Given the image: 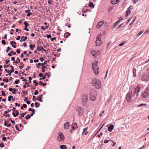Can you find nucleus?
I'll list each match as a JSON object with an SVG mask.
<instances>
[{
	"mask_svg": "<svg viewBox=\"0 0 149 149\" xmlns=\"http://www.w3.org/2000/svg\"><path fill=\"white\" fill-rule=\"evenodd\" d=\"M110 141H112V140H106L104 141V143H107Z\"/></svg>",
	"mask_w": 149,
	"mask_h": 149,
	"instance_id": "c03bdc74",
	"label": "nucleus"
},
{
	"mask_svg": "<svg viewBox=\"0 0 149 149\" xmlns=\"http://www.w3.org/2000/svg\"><path fill=\"white\" fill-rule=\"evenodd\" d=\"M29 81L30 83H31V80H32V78L31 77H29Z\"/></svg>",
	"mask_w": 149,
	"mask_h": 149,
	"instance_id": "0e129e2a",
	"label": "nucleus"
},
{
	"mask_svg": "<svg viewBox=\"0 0 149 149\" xmlns=\"http://www.w3.org/2000/svg\"><path fill=\"white\" fill-rule=\"evenodd\" d=\"M88 98L87 95L86 94H84L82 96V104L84 105L86 104V103L87 100Z\"/></svg>",
	"mask_w": 149,
	"mask_h": 149,
	"instance_id": "423d86ee",
	"label": "nucleus"
},
{
	"mask_svg": "<svg viewBox=\"0 0 149 149\" xmlns=\"http://www.w3.org/2000/svg\"><path fill=\"white\" fill-rule=\"evenodd\" d=\"M69 126V123L68 122H66V123L64 124V128L65 129H67L68 128V127Z\"/></svg>",
	"mask_w": 149,
	"mask_h": 149,
	"instance_id": "dca6fc26",
	"label": "nucleus"
},
{
	"mask_svg": "<svg viewBox=\"0 0 149 149\" xmlns=\"http://www.w3.org/2000/svg\"><path fill=\"white\" fill-rule=\"evenodd\" d=\"M114 127L113 125H111L108 127V130L110 132H111Z\"/></svg>",
	"mask_w": 149,
	"mask_h": 149,
	"instance_id": "4468645a",
	"label": "nucleus"
},
{
	"mask_svg": "<svg viewBox=\"0 0 149 149\" xmlns=\"http://www.w3.org/2000/svg\"><path fill=\"white\" fill-rule=\"evenodd\" d=\"M17 59L18 60V61H13V63H20V65H24L23 64V63L22 62H20V59H19V58L18 57H17Z\"/></svg>",
	"mask_w": 149,
	"mask_h": 149,
	"instance_id": "2eb2a0df",
	"label": "nucleus"
},
{
	"mask_svg": "<svg viewBox=\"0 0 149 149\" xmlns=\"http://www.w3.org/2000/svg\"><path fill=\"white\" fill-rule=\"evenodd\" d=\"M36 97L34 96V95H33V101H36V99H35L36 98Z\"/></svg>",
	"mask_w": 149,
	"mask_h": 149,
	"instance_id": "13d9d810",
	"label": "nucleus"
},
{
	"mask_svg": "<svg viewBox=\"0 0 149 149\" xmlns=\"http://www.w3.org/2000/svg\"><path fill=\"white\" fill-rule=\"evenodd\" d=\"M143 31H142L140 32L137 34V36H140L143 33Z\"/></svg>",
	"mask_w": 149,
	"mask_h": 149,
	"instance_id": "ea45409f",
	"label": "nucleus"
},
{
	"mask_svg": "<svg viewBox=\"0 0 149 149\" xmlns=\"http://www.w3.org/2000/svg\"><path fill=\"white\" fill-rule=\"evenodd\" d=\"M141 87L138 86L135 88L133 93H132V97L135 98H137L139 95V93L140 91Z\"/></svg>",
	"mask_w": 149,
	"mask_h": 149,
	"instance_id": "f03ea898",
	"label": "nucleus"
},
{
	"mask_svg": "<svg viewBox=\"0 0 149 149\" xmlns=\"http://www.w3.org/2000/svg\"><path fill=\"white\" fill-rule=\"evenodd\" d=\"M97 66V61H96L95 62H94L92 64V68H95V66Z\"/></svg>",
	"mask_w": 149,
	"mask_h": 149,
	"instance_id": "4be33fe9",
	"label": "nucleus"
},
{
	"mask_svg": "<svg viewBox=\"0 0 149 149\" xmlns=\"http://www.w3.org/2000/svg\"><path fill=\"white\" fill-rule=\"evenodd\" d=\"M38 93V92L37 90L35 91V92L34 93V94L35 95H37Z\"/></svg>",
	"mask_w": 149,
	"mask_h": 149,
	"instance_id": "5fc2aeb1",
	"label": "nucleus"
},
{
	"mask_svg": "<svg viewBox=\"0 0 149 149\" xmlns=\"http://www.w3.org/2000/svg\"><path fill=\"white\" fill-rule=\"evenodd\" d=\"M92 68L93 69V71L95 74H97L98 73V69H99V67L95 66V68Z\"/></svg>",
	"mask_w": 149,
	"mask_h": 149,
	"instance_id": "1a4fd4ad",
	"label": "nucleus"
},
{
	"mask_svg": "<svg viewBox=\"0 0 149 149\" xmlns=\"http://www.w3.org/2000/svg\"><path fill=\"white\" fill-rule=\"evenodd\" d=\"M1 93H2V95L4 96H6V94L3 91H1Z\"/></svg>",
	"mask_w": 149,
	"mask_h": 149,
	"instance_id": "37998d69",
	"label": "nucleus"
},
{
	"mask_svg": "<svg viewBox=\"0 0 149 149\" xmlns=\"http://www.w3.org/2000/svg\"><path fill=\"white\" fill-rule=\"evenodd\" d=\"M92 82V85L97 89H99L101 87V81L96 78L93 79Z\"/></svg>",
	"mask_w": 149,
	"mask_h": 149,
	"instance_id": "f257e3e1",
	"label": "nucleus"
},
{
	"mask_svg": "<svg viewBox=\"0 0 149 149\" xmlns=\"http://www.w3.org/2000/svg\"><path fill=\"white\" fill-rule=\"evenodd\" d=\"M24 23L25 25V27H27V26L29 25V24L26 21L24 22Z\"/></svg>",
	"mask_w": 149,
	"mask_h": 149,
	"instance_id": "7c9ffc66",
	"label": "nucleus"
},
{
	"mask_svg": "<svg viewBox=\"0 0 149 149\" xmlns=\"http://www.w3.org/2000/svg\"><path fill=\"white\" fill-rule=\"evenodd\" d=\"M141 80L144 81H147L149 80V76L146 75H143L141 77Z\"/></svg>",
	"mask_w": 149,
	"mask_h": 149,
	"instance_id": "6e6552de",
	"label": "nucleus"
},
{
	"mask_svg": "<svg viewBox=\"0 0 149 149\" xmlns=\"http://www.w3.org/2000/svg\"><path fill=\"white\" fill-rule=\"evenodd\" d=\"M37 49L38 51H42V50L41 49L40 47V46H38V47H37Z\"/></svg>",
	"mask_w": 149,
	"mask_h": 149,
	"instance_id": "603ef678",
	"label": "nucleus"
},
{
	"mask_svg": "<svg viewBox=\"0 0 149 149\" xmlns=\"http://www.w3.org/2000/svg\"><path fill=\"white\" fill-rule=\"evenodd\" d=\"M101 36V34L97 36V40H101V39H100V37Z\"/></svg>",
	"mask_w": 149,
	"mask_h": 149,
	"instance_id": "e433bc0d",
	"label": "nucleus"
},
{
	"mask_svg": "<svg viewBox=\"0 0 149 149\" xmlns=\"http://www.w3.org/2000/svg\"><path fill=\"white\" fill-rule=\"evenodd\" d=\"M47 63V61H45L44 62V63H41V65L42 66H45L44 65H46Z\"/></svg>",
	"mask_w": 149,
	"mask_h": 149,
	"instance_id": "4c0bfd02",
	"label": "nucleus"
},
{
	"mask_svg": "<svg viewBox=\"0 0 149 149\" xmlns=\"http://www.w3.org/2000/svg\"><path fill=\"white\" fill-rule=\"evenodd\" d=\"M39 59L41 62L43 61L44 60L43 58L42 57L40 58Z\"/></svg>",
	"mask_w": 149,
	"mask_h": 149,
	"instance_id": "774afa93",
	"label": "nucleus"
},
{
	"mask_svg": "<svg viewBox=\"0 0 149 149\" xmlns=\"http://www.w3.org/2000/svg\"><path fill=\"white\" fill-rule=\"evenodd\" d=\"M39 84L40 85H42L43 86H46V85L47 84V83H43L41 81H40L39 82Z\"/></svg>",
	"mask_w": 149,
	"mask_h": 149,
	"instance_id": "393cba45",
	"label": "nucleus"
},
{
	"mask_svg": "<svg viewBox=\"0 0 149 149\" xmlns=\"http://www.w3.org/2000/svg\"><path fill=\"white\" fill-rule=\"evenodd\" d=\"M2 140L3 141H5L6 140V138L5 137H4L2 138Z\"/></svg>",
	"mask_w": 149,
	"mask_h": 149,
	"instance_id": "bf43d9fd",
	"label": "nucleus"
},
{
	"mask_svg": "<svg viewBox=\"0 0 149 149\" xmlns=\"http://www.w3.org/2000/svg\"><path fill=\"white\" fill-rule=\"evenodd\" d=\"M4 145L3 143H0V147L1 148H3L4 146Z\"/></svg>",
	"mask_w": 149,
	"mask_h": 149,
	"instance_id": "de8ad7c7",
	"label": "nucleus"
},
{
	"mask_svg": "<svg viewBox=\"0 0 149 149\" xmlns=\"http://www.w3.org/2000/svg\"><path fill=\"white\" fill-rule=\"evenodd\" d=\"M96 46H100L102 44V42L101 40H97L95 42Z\"/></svg>",
	"mask_w": 149,
	"mask_h": 149,
	"instance_id": "f8f14e48",
	"label": "nucleus"
},
{
	"mask_svg": "<svg viewBox=\"0 0 149 149\" xmlns=\"http://www.w3.org/2000/svg\"><path fill=\"white\" fill-rule=\"evenodd\" d=\"M41 29L43 31H45V26H41Z\"/></svg>",
	"mask_w": 149,
	"mask_h": 149,
	"instance_id": "09e8293b",
	"label": "nucleus"
},
{
	"mask_svg": "<svg viewBox=\"0 0 149 149\" xmlns=\"http://www.w3.org/2000/svg\"><path fill=\"white\" fill-rule=\"evenodd\" d=\"M142 106H144V107H146V104H141L139 105H138L137 107H142Z\"/></svg>",
	"mask_w": 149,
	"mask_h": 149,
	"instance_id": "cd10ccee",
	"label": "nucleus"
},
{
	"mask_svg": "<svg viewBox=\"0 0 149 149\" xmlns=\"http://www.w3.org/2000/svg\"><path fill=\"white\" fill-rule=\"evenodd\" d=\"M46 37L47 38H49L51 37V36L50 35H47L46 36Z\"/></svg>",
	"mask_w": 149,
	"mask_h": 149,
	"instance_id": "69168bd1",
	"label": "nucleus"
},
{
	"mask_svg": "<svg viewBox=\"0 0 149 149\" xmlns=\"http://www.w3.org/2000/svg\"><path fill=\"white\" fill-rule=\"evenodd\" d=\"M27 37L25 36L24 37V39H22L20 40V42H22V41L25 42L26 41V40L27 39Z\"/></svg>",
	"mask_w": 149,
	"mask_h": 149,
	"instance_id": "2f4dec72",
	"label": "nucleus"
},
{
	"mask_svg": "<svg viewBox=\"0 0 149 149\" xmlns=\"http://www.w3.org/2000/svg\"><path fill=\"white\" fill-rule=\"evenodd\" d=\"M131 12L130 11H129V10H127L126 11V17H127L128 16V15L130 14Z\"/></svg>",
	"mask_w": 149,
	"mask_h": 149,
	"instance_id": "72a5a7b5",
	"label": "nucleus"
},
{
	"mask_svg": "<svg viewBox=\"0 0 149 149\" xmlns=\"http://www.w3.org/2000/svg\"><path fill=\"white\" fill-rule=\"evenodd\" d=\"M25 118L26 120H28L30 118V116L29 115H27L26 116Z\"/></svg>",
	"mask_w": 149,
	"mask_h": 149,
	"instance_id": "473e14b6",
	"label": "nucleus"
},
{
	"mask_svg": "<svg viewBox=\"0 0 149 149\" xmlns=\"http://www.w3.org/2000/svg\"><path fill=\"white\" fill-rule=\"evenodd\" d=\"M111 3L112 4H117L116 0H111Z\"/></svg>",
	"mask_w": 149,
	"mask_h": 149,
	"instance_id": "5701e85b",
	"label": "nucleus"
},
{
	"mask_svg": "<svg viewBox=\"0 0 149 149\" xmlns=\"http://www.w3.org/2000/svg\"><path fill=\"white\" fill-rule=\"evenodd\" d=\"M89 6L93 8H94L95 6L93 3L92 2H89Z\"/></svg>",
	"mask_w": 149,
	"mask_h": 149,
	"instance_id": "aec40b11",
	"label": "nucleus"
},
{
	"mask_svg": "<svg viewBox=\"0 0 149 149\" xmlns=\"http://www.w3.org/2000/svg\"><path fill=\"white\" fill-rule=\"evenodd\" d=\"M3 81H5L6 82H8V79H7V78H6V79H3Z\"/></svg>",
	"mask_w": 149,
	"mask_h": 149,
	"instance_id": "4d7b16f0",
	"label": "nucleus"
},
{
	"mask_svg": "<svg viewBox=\"0 0 149 149\" xmlns=\"http://www.w3.org/2000/svg\"><path fill=\"white\" fill-rule=\"evenodd\" d=\"M61 149H66L67 147L65 145H61L60 146Z\"/></svg>",
	"mask_w": 149,
	"mask_h": 149,
	"instance_id": "b1692460",
	"label": "nucleus"
},
{
	"mask_svg": "<svg viewBox=\"0 0 149 149\" xmlns=\"http://www.w3.org/2000/svg\"><path fill=\"white\" fill-rule=\"evenodd\" d=\"M32 14V13H29L27 14V16L28 17H29Z\"/></svg>",
	"mask_w": 149,
	"mask_h": 149,
	"instance_id": "680f3d73",
	"label": "nucleus"
},
{
	"mask_svg": "<svg viewBox=\"0 0 149 149\" xmlns=\"http://www.w3.org/2000/svg\"><path fill=\"white\" fill-rule=\"evenodd\" d=\"M37 100H38L41 102H43V100H42L41 98V97H38Z\"/></svg>",
	"mask_w": 149,
	"mask_h": 149,
	"instance_id": "f704fd0d",
	"label": "nucleus"
},
{
	"mask_svg": "<svg viewBox=\"0 0 149 149\" xmlns=\"http://www.w3.org/2000/svg\"><path fill=\"white\" fill-rule=\"evenodd\" d=\"M136 70L135 68H134L133 69V76L134 77H136Z\"/></svg>",
	"mask_w": 149,
	"mask_h": 149,
	"instance_id": "a211bd4d",
	"label": "nucleus"
},
{
	"mask_svg": "<svg viewBox=\"0 0 149 149\" xmlns=\"http://www.w3.org/2000/svg\"><path fill=\"white\" fill-rule=\"evenodd\" d=\"M65 139V137L63 133L60 132L58 134L57 140L58 142L63 141Z\"/></svg>",
	"mask_w": 149,
	"mask_h": 149,
	"instance_id": "7ed1b4c3",
	"label": "nucleus"
},
{
	"mask_svg": "<svg viewBox=\"0 0 149 149\" xmlns=\"http://www.w3.org/2000/svg\"><path fill=\"white\" fill-rule=\"evenodd\" d=\"M30 12V10H26L25 11V13H29Z\"/></svg>",
	"mask_w": 149,
	"mask_h": 149,
	"instance_id": "e2e57ef3",
	"label": "nucleus"
},
{
	"mask_svg": "<svg viewBox=\"0 0 149 149\" xmlns=\"http://www.w3.org/2000/svg\"><path fill=\"white\" fill-rule=\"evenodd\" d=\"M91 53L93 56H95L96 55V52L95 50H92Z\"/></svg>",
	"mask_w": 149,
	"mask_h": 149,
	"instance_id": "f3484780",
	"label": "nucleus"
},
{
	"mask_svg": "<svg viewBox=\"0 0 149 149\" xmlns=\"http://www.w3.org/2000/svg\"><path fill=\"white\" fill-rule=\"evenodd\" d=\"M90 98L91 100H92L93 101H94L95 100H96V96L95 95H93L92 93H90Z\"/></svg>",
	"mask_w": 149,
	"mask_h": 149,
	"instance_id": "9d476101",
	"label": "nucleus"
},
{
	"mask_svg": "<svg viewBox=\"0 0 149 149\" xmlns=\"http://www.w3.org/2000/svg\"><path fill=\"white\" fill-rule=\"evenodd\" d=\"M149 95V88L147 87L146 89L142 92L141 96L143 98L147 97Z\"/></svg>",
	"mask_w": 149,
	"mask_h": 149,
	"instance_id": "20e7f679",
	"label": "nucleus"
},
{
	"mask_svg": "<svg viewBox=\"0 0 149 149\" xmlns=\"http://www.w3.org/2000/svg\"><path fill=\"white\" fill-rule=\"evenodd\" d=\"M10 67L11 68V70H10V71L11 72H13L14 71V67L12 65H10Z\"/></svg>",
	"mask_w": 149,
	"mask_h": 149,
	"instance_id": "c756f323",
	"label": "nucleus"
},
{
	"mask_svg": "<svg viewBox=\"0 0 149 149\" xmlns=\"http://www.w3.org/2000/svg\"><path fill=\"white\" fill-rule=\"evenodd\" d=\"M77 125L76 123H75L74 124L72 125V128L73 130H70V132H72V131H74L75 129V126L76 127H78L77 126Z\"/></svg>",
	"mask_w": 149,
	"mask_h": 149,
	"instance_id": "ddd939ff",
	"label": "nucleus"
},
{
	"mask_svg": "<svg viewBox=\"0 0 149 149\" xmlns=\"http://www.w3.org/2000/svg\"><path fill=\"white\" fill-rule=\"evenodd\" d=\"M56 38L55 37H54L53 38H51V40L52 41H53L54 40H56Z\"/></svg>",
	"mask_w": 149,
	"mask_h": 149,
	"instance_id": "052dcab7",
	"label": "nucleus"
},
{
	"mask_svg": "<svg viewBox=\"0 0 149 149\" xmlns=\"http://www.w3.org/2000/svg\"><path fill=\"white\" fill-rule=\"evenodd\" d=\"M118 23V22H116L113 24V28L115 27V26Z\"/></svg>",
	"mask_w": 149,
	"mask_h": 149,
	"instance_id": "a18cd8bd",
	"label": "nucleus"
},
{
	"mask_svg": "<svg viewBox=\"0 0 149 149\" xmlns=\"http://www.w3.org/2000/svg\"><path fill=\"white\" fill-rule=\"evenodd\" d=\"M19 81V79L17 80H16L15 81L14 84H18Z\"/></svg>",
	"mask_w": 149,
	"mask_h": 149,
	"instance_id": "8fccbe9b",
	"label": "nucleus"
},
{
	"mask_svg": "<svg viewBox=\"0 0 149 149\" xmlns=\"http://www.w3.org/2000/svg\"><path fill=\"white\" fill-rule=\"evenodd\" d=\"M13 97L12 96L9 95L8 97V101L9 102L11 100V99L13 98Z\"/></svg>",
	"mask_w": 149,
	"mask_h": 149,
	"instance_id": "bb28decb",
	"label": "nucleus"
},
{
	"mask_svg": "<svg viewBox=\"0 0 149 149\" xmlns=\"http://www.w3.org/2000/svg\"><path fill=\"white\" fill-rule=\"evenodd\" d=\"M10 61L9 60L6 59L5 60V63L6 64H8V63L10 62Z\"/></svg>",
	"mask_w": 149,
	"mask_h": 149,
	"instance_id": "3c124183",
	"label": "nucleus"
},
{
	"mask_svg": "<svg viewBox=\"0 0 149 149\" xmlns=\"http://www.w3.org/2000/svg\"><path fill=\"white\" fill-rule=\"evenodd\" d=\"M112 141L113 142V146L114 147L115 146V145L116 144V142H114L113 141Z\"/></svg>",
	"mask_w": 149,
	"mask_h": 149,
	"instance_id": "338daca9",
	"label": "nucleus"
},
{
	"mask_svg": "<svg viewBox=\"0 0 149 149\" xmlns=\"http://www.w3.org/2000/svg\"><path fill=\"white\" fill-rule=\"evenodd\" d=\"M2 43L4 45H5L6 44V41L4 40H3L1 41Z\"/></svg>",
	"mask_w": 149,
	"mask_h": 149,
	"instance_id": "49530a36",
	"label": "nucleus"
},
{
	"mask_svg": "<svg viewBox=\"0 0 149 149\" xmlns=\"http://www.w3.org/2000/svg\"><path fill=\"white\" fill-rule=\"evenodd\" d=\"M29 47L31 50H33L34 49V48L35 47V45L34 44H31L29 45Z\"/></svg>",
	"mask_w": 149,
	"mask_h": 149,
	"instance_id": "412c9836",
	"label": "nucleus"
},
{
	"mask_svg": "<svg viewBox=\"0 0 149 149\" xmlns=\"http://www.w3.org/2000/svg\"><path fill=\"white\" fill-rule=\"evenodd\" d=\"M42 66V71L43 72H45V69L47 68L45 66Z\"/></svg>",
	"mask_w": 149,
	"mask_h": 149,
	"instance_id": "a878e982",
	"label": "nucleus"
},
{
	"mask_svg": "<svg viewBox=\"0 0 149 149\" xmlns=\"http://www.w3.org/2000/svg\"><path fill=\"white\" fill-rule=\"evenodd\" d=\"M125 42H126L125 41H124L123 42H122V43H121L119 44V45L118 46H122L123 45H124L125 44Z\"/></svg>",
	"mask_w": 149,
	"mask_h": 149,
	"instance_id": "c9c22d12",
	"label": "nucleus"
},
{
	"mask_svg": "<svg viewBox=\"0 0 149 149\" xmlns=\"http://www.w3.org/2000/svg\"><path fill=\"white\" fill-rule=\"evenodd\" d=\"M15 113H16L15 114L16 116H17L19 114V112L18 110H16L15 111Z\"/></svg>",
	"mask_w": 149,
	"mask_h": 149,
	"instance_id": "a19ab883",
	"label": "nucleus"
},
{
	"mask_svg": "<svg viewBox=\"0 0 149 149\" xmlns=\"http://www.w3.org/2000/svg\"><path fill=\"white\" fill-rule=\"evenodd\" d=\"M10 43L11 44V45H13V44H14L15 45L17 43L16 42H15L14 41H10Z\"/></svg>",
	"mask_w": 149,
	"mask_h": 149,
	"instance_id": "79ce46f5",
	"label": "nucleus"
},
{
	"mask_svg": "<svg viewBox=\"0 0 149 149\" xmlns=\"http://www.w3.org/2000/svg\"><path fill=\"white\" fill-rule=\"evenodd\" d=\"M10 48L9 47H7V48H6V52H8L9 50L10 49Z\"/></svg>",
	"mask_w": 149,
	"mask_h": 149,
	"instance_id": "6e6d98bb",
	"label": "nucleus"
},
{
	"mask_svg": "<svg viewBox=\"0 0 149 149\" xmlns=\"http://www.w3.org/2000/svg\"><path fill=\"white\" fill-rule=\"evenodd\" d=\"M77 111L79 113L78 115L79 116H81L83 113V109L81 107H79L77 109Z\"/></svg>",
	"mask_w": 149,
	"mask_h": 149,
	"instance_id": "0eeeda50",
	"label": "nucleus"
},
{
	"mask_svg": "<svg viewBox=\"0 0 149 149\" xmlns=\"http://www.w3.org/2000/svg\"><path fill=\"white\" fill-rule=\"evenodd\" d=\"M35 104L36 105L35 107L36 108H38L40 105V103L38 104L37 102H36Z\"/></svg>",
	"mask_w": 149,
	"mask_h": 149,
	"instance_id": "c85d7f7f",
	"label": "nucleus"
},
{
	"mask_svg": "<svg viewBox=\"0 0 149 149\" xmlns=\"http://www.w3.org/2000/svg\"><path fill=\"white\" fill-rule=\"evenodd\" d=\"M132 91L128 92L126 95V99L127 101L130 102L132 100V98H133L132 96Z\"/></svg>",
	"mask_w": 149,
	"mask_h": 149,
	"instance_id": "39448f33",
	"label": "nucleus"
},
{
	"mask_svg": "<svg viewBox=\"0 0 149 149\" xmlns=\"http://www.w3.org/2000/svg\"><path fill=\"white\" fill-rule=\"evenodd\" d=\"M13 91H12V93L13 94H15L16 93V89L15 88H13Z\"/></svg>",
	"mask_w": 149,
	"mask_h": 149,
	"instance_id": "864d4df0",
	"label": "nucleus"
},
{
	"mask_svg": "<svg viewBox=\"0 0 149 149\" xmlns=\"http://www.w3.org/2000/svg\"><path fill=\"white\" fill-rule=\"evenodd\" d=\"M70 34L69 33L67 32L65 33L64 36L65 38H68L69 36H70Z\"/></svg>",
	"mask_w": 149,
	"mask_h": 149,
	"instance_id": "6ab92c4d",
	"label": "nucleus"
},
{
	"mask_svg": "<svg viewBox=\"0 0 149 149\" xmlns=\"http://www.w3.org/2000/svg\"><path fill=\"white\" fill-rule=\"evenodd\" d=\"M104 22L103 21H101L98 22L97 25V28L99 29L100 27L104 24Z\"/></svg>",
	"mask_w": 149,
	"mask_h": 149,
	"instance_id": "9b49d317",
	"label": "nucleus"
},
{
	"mask_svg": "<svg viewBox=\"0 0 149 149\" xmlns=\"http://www.w3.org/2000/svg\"><path fill=\"white\" fill-rule=\"evenodd\" d=\"M87 130V128H85L83 130L82 134H84V133Z\"/></svg>",
	"mask_w": 149,
	"mask_h": 149,
	"instance_id": "58836bf2",
	"label": "nucleus"
}]
</instances>
